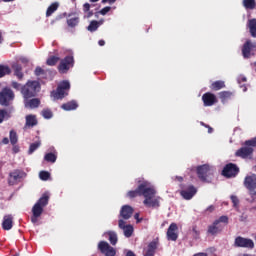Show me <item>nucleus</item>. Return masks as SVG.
Here are the masks:
<instances>
[{
  "label": "nucleus",
  "instance_id": "47",
  "mask_svg": "<svg viewBox=\"0 0 256 256\" xmlns=\"http://www.w3.org/2000/svg\"><path fill=\"white\" fill-rule=\"evenodd\" d=\"M109 11H111V7L110 6H106L104 8H102L99 13L100 15H107L109 13Z\"/></svg>",
  "mask_w": 256,
  "mask_h": 256
},
{
  "label": "nucleus",
  "instance_id": "60",
  "mask_svg": "<svg viewBox=\"0 0 256 256\" xmlns=\"http://www.w3.org/2000/svg\"><path fill=\"white\" fill-rule=\"evenodd\" d=\"M176 179H177V181H179L180 183L183 181V177H181V176H177Z\"/></svg>",
  "mask_w": 256,
  "mask_h": 256
},
{
  "label": "nucleus",
  "instance_id": "35",
  "mask_svg": "<svg viewBox=\"0 0 256 256\" xmlns=\"http://www.w3.org/2000/svg\"><path fill=\"white\" fill-rule=\"evenodd\" d=\"M248 27L252 37H256V19H251L248 22Z\"/></svg>",
  "mask_w": 256,
  "mask_h": 256
},
{
  "label": "nucleus",
  "instance_id": "36",
  "mask_svg": "<svg viewBox=\"0 0 256 256\" xmlns=\"http://www.w3.org/2000/svg\"><path fill=\"white\" fill-rule=\"evenodd\" d=\"M5 75H11V68L9 66L0 65V79Z\"/></svg>",
  "mask_w": 256,
  "mask_h": 256
},
{
  "label": "nucleus",
  "instance_id": "27",
  "mask_svg": "<svg viewBox=\"0 0 256 256\" xmlns=\"http://www.w3.org/2000/svg\"><path fill=\"white\" fill-rule=\"evenodd\" d=\"M13 107L10 108L9 111L6 109H0V125L5 121V119H9L11 117V110Z\"/></svg>",
  "mask_w": 256,
  "mask_h": 256
},
{
  "label": "nucleus",
  "instance_id": "16",
  "mask_svg": "<svg viewBox=\"0 0 256 256\" xmlns=\"http://www.w3.org/2000/svg\"><path fill=\"white\" fill-rule=\"evenodd\" d=\"M244 187L249 191H255L256 189V175H248L244 179Z\"/></svg>",
  "mask_w": 256,
  "mask_h": 256
},
{
  "label": "nucleus",
  "instance_id": "25",
  "mask_svg": "<svg viewBox=\"0 0 256 256\" xmlns=\"http://www.w3.org/2000/svg\"><path fill=\"white\" fill-rule=\"evenodd\" d=\"M26 107H30V109H37L39 105H41V100L39 98L27 99L25 100Z\"/></svg>",
  "mask_w": 256,
  "mask_h": 256
},
{
  "label": "nucleus",
  "instance_id": "31",
  "mask_svg": "<svg viewBox=\"0 0 256 256\" xmlns=\"http://www.w3.org/2000/svg\"><path fill=\"white\" fill-rule=\"evenodd\" d=\"M12 67L14 69V75H16V77H18V79L21 81V79H23V77H24L23 67H21V65H19V64H15Z\"/></svg>",
  "mask_w": 256,
  "mask_h": 256
},
{
  "label": "nucleus",
  "instance_id": "5",
  "mask_svg": "<svg viewBox=\"0 0 256 256\" xmlns=\"http://www.w3.org/2000/svg\"><path fill=\"white\" fill-rule=\"evenodd\" d=\"M15 100V93L10 88H3L0 92V105L9 107Z\"/></svg>",
  "mask_w": 256,
  "mask_h": 256
},
{
  "label": "nucleus",
  "instance_id": "43",
  "mask_svg": "<svg viewBox=\"0 0 256 256\" xmlns=\"http://www.w3.org/2000/svg\"><path fill=\"white\" fill-rule=\"evenodd\" d=\"M39 177L42 181H49V178L51 177V174L47 171H41L39 173Z\"/></svg>",
  "mask_w": 256,
  "mask_h": 256
},
{
  "label": "nucleus",
  "instance_id": "62",
  "mask_svg": "<svg viewBox=\"0 0 256 256\" xmlns=\"http://www.w3.org/2000/svg\"><path fill=\"white\" fill-rule=\"evenodd\" d=\"M200 124L202 125V127H209V125L205 124L204 122H200Z\"/></svg>",
  "mask_w": 256,
  "mask_h": 256
},
{
  "label": "nucleus",
  "instance_id": "32",
  "mask_svg": "<svg viewBox=\"0 0 256 256\" xmlns=\"http://www.w3.org/2000/svg\"><path fill=\"white\" fill-rule=\"evenodd\" d=\"M59 61H61V58H59V56H50L46 60V65H48L49 67H55V65H57Z\"/></svg>",
  "mask_w": 256,
  "mask_h": 256
},
{
  "label": "nucleus",
  "instance_id": "64",
  "mask_svg": "<svg viewBox=\"0 0 256 256\" xmlns=\"http://www.w3.org/2000/svg\"><path fill=\"white\" fill-rule=\"evenodd\" d=\"M4 3H10V1H14V0H2Z\"/></svg>",
  "mask_w": 256,
  "mask_h": 256
},
{
  "label": "nucleus",
  "instance_id": "57",
  "mask_svg": "<svg viewBox=\"0 0 256 256\" xmlns=\"http://www.w3.org/2000/svg\"><path fill=\"white\" fill-rule=\"evenodd\" d=\"M193 256H207V253L199 252V253L194 254Z\"/></svg>",
  "mask_w": 256,
  "mask_h": 256
},
{
  "label": "nucleus",
  "instance_id": "14",
  "mask_svg": "<svg viewBox=\"0 0 256 256\" xmlns=\"http://www.w3.org/2000/svg\"><path fill=\"white\" fill-rule=\"evenodd\" d=\"M253 148L244 146L238 149L235 153L236 157H241V159H251L253 157Z\"/></svg>",
  "mask_w": 256,
  "mask_h": 256
},
{
  "label": "nucleus",
  "instance_id": "24",
  "mask_svg": "<svg viewBox=\"0 0 256 256\" xmlns=\"http://www.w3.org/2000/svg\"><path fill=\"white\" fill-rule=\"evenodd\" d=\"M77 107H79V104H77V101L72 100L62 104L61 109H63L64 111H75Z\"/></svg>",
  "mask_w": 256,
  "mask_h": 256
},
{
  "label": "nucleus",
  "instance_id": "42",
  "mask_svg": "<svg viewBox=\"0 0 256 256\" xmlns=\"http://www.w3.org/2000/svg\"><path fill=\"white\" fill-rule=\"evenodd\" d=\"M34 75H36V77H41L47 75V71H45L43 68H41L40 66H37L35 71H34Z\"/></svg>",
  "mask_w": 256,
  "mask_h": 256
},
{
  "label": "nucleus",
  "instance_id": "51",
  "mask_svg": "<svg viewBox=\"0 0 256 256\" xmlns=\"http://www.w3.org/2000/svg\"><path fill=\"white\" fill-rule=\"evenodd\" d=\"M134 219H136V223H141V221H143V218H139V213L134 215Z\"/></svg>",
  "mask_w": 256,
  "mask_h": 256
},
{
  "label": "nucleus",
  "instance_id": "49",
  "mask_svg": "<svg viewBox=\"0 0 256 256\" xmlns=\"http://www.w3.org/2000/svg\"><path fill=\"white\" fill-rule=\"evenodd\" d=\"M13 89H21V84L19 82H12Z\"/></svg>",
  "mask_w": 256,
  "mask_h": 256
},
{
  "label": "nucleus",
  "instance_id": "53",
  "mask_svg": "<svg viewBox=\"0 0 256 256\" xmlns=\"http://www.w3.org/2000/svg\"><path fill=\"white\" fill-rule=\"evenodd\" d=\"M115 1H117V0H102V3H103V5H105V3H109L111 5V4L115 3Z\"/></svg>",
  "mask_w": 256,
  "mask_h": 256
},
{
  "label": "nucleus",
  "instance_id": "15",
  "mask_svg": "<svg viewBox=\"0 0 256 256\" xmlns=\"http://www.w3.org/2000/svg\"><path fill=\"white\" fill-rule=\"evenodd\" d=\"M180 195L181 197H183V199H186V201H189L190 199H193L195 195H197V188H195V186L193 185H190L187 187V189H182L180 191Z\"/></svg>",
  "mask_w": 256,
  "mask_h": 256
},
{
  "label": "nucleus",
  "instance_id": "33",
  "mask_svg": "<svg viewBox=\"0 0 256 256\" xmlns=\"http://www.w3.org/2000/svg\"><path fill=\"white\" fill-rule=\"evenodd\" d=\"M44 161H47V163H55V161H57V154L53 152L45 154Z\"/></svg>",
  "mask_w": 256,
  "mask_h": 256
},
{
  "label": "nucleus",
  "instance_id": "7",
  "mask_svg": "<svg viewBox=\"0 0 256 256\" xmlns=\"http://www.w3.org/2000/svg\"><path fill=\"white\" fill-rule=\"evenodd\" d=\"M69 89H71V84L69 83V81H62L58 85L56 91L53 90L51 92V97H53L54 99H64L65 96L68 95L65 91H69Z\"/></svg>",
  "mask_w": 256,
  "mask_h": 256
},
{
  "label": "nucleus",
  "instance_id": "11",
  "mask_svg": "<svg viewBox=\"0 0 256 256\" xmlns=\"http://www.w3.org/2000/svg\"><path fill=\"white\" fill-rule=\"evenodd\" d=\"M252 51H256V42L247 40L242 46V55L244 59H249Z\"/></svg>",
  "mask_w": 256,
  "mask_h": 256
},
{
  "label": "nucleus",
  "instance_id": "58",
  "mask_svg": "<svg viewBox=\"0 0 256 256\" xmlns=\"http://www.w3.org/2000/svg\"><path fill=\"white\" fill-rule=\"evenodd\" d=\"M98 45H100V47H103L105 45V40H99Z\"/></svg>",
  "mask_w": 256,
  "mask_h": 256
},
{
  "label": "nucleus",
  "instance_id": "12",
  "mask_svg": "<svg viewBox=\"0 0 256 256\" xmlns=\"http://www.w3.org/2000/svg\"><path fill=\"white\" fill-rule=\"evenodd\" d=\"M202 101L204 107H213V105L218 103L217 96L211 92H206L202 95Z\"/></svg>",
  "mask_w": 256,
  "mask_h": 256
},
{
  "label": "nucleus",
  "instance_id": "56",
  "mask_svg": "<svg viewBox=\"0 0 256 256\" xmlns=\"http://www.w3.org/2000/svg\"><path fill=\"white\" fill-rule=\"evenodd\" d=\"M207 211H209L210 213H213V211H215V206H209L207 208Z\"/></svg>",
  "mask_w": 256,
  "mask_h": 256
},
{
  "label": "nucleus",
  "instance_id": "55",
  "mask_svg": "<svg viewBox=\"0 0 256 256\" xmlns=\"http://www.w3.org/2000/svg\"><path fill=\"white\" fill-rule=\"evenodd\" d=\"M126 256H137V255H135V252H133V251H131V250H128V251L126 252Z\"/></svg>",
  "mask_w": 256,
  "mask_h": 256
},
{
  "label": "nucleus",
  "instance_id": "59",
  "mask_svg": "<svg viewBox=\"0 0 256 256\" xmlns=\"http://www.w3.org/2000/svg\"><path fill=\"white\" fill-rule=\"evenodd\" d=\"M98 22V27H101V25H103V23H105V20L101 19Z\"/></svg>",
  "mask_w": 256,
  "mask_h": 256
},
{
  "label": "nucleus",
  "instance_id": "4",
  "mask_svg": "<svg viewBox=\"0 0 256 256\" xmlns=\"http://www.w3.org/2000/svg\"><path fill=\"white\" fill-rule=\"evenodd\" d=\"M27 177V173L21 169H14L8 174L7 183L10 187L14 185H19L23 179Z\"/></svg>",
  "mask_w": 256,
  "mask_h": 256
},
{
  "label": "nucleus",
  "instance_id": "52",
  "mask_svg": "<svg viewBox=\"0 0 256 256\" xmlns=\"http://www.w3.org/2000/svg\"><path fill=\"white\" fill-rule=\"evenodd\" d=\"M1 144L2 145H9V138H7V137L3 138L2 141H1Z\"/></svg>",
  "mask_w": 256,
  "mask_h": 256
},
{
  "label": "nucleus",
  "instance_id": "34",
  "mask_svg": "<svg viewBox=\"0 0 256 256\" xmlns=\"http://www.w3.org/2000/svg\"><path fill=\"white\" fill-rule=\"evenodd\" d=\"M99 29V22L97 20H92L87 27V31L90 33H95Z\"/></svg>",
  "mask_w": 256,
  "mask_h": 256
},
{
  "label": "nucleus",
  "instance_id": "44",
  "mask_svg": "<svg viewBox=\"0 0 256 256\" xmlns=\"http://www.w3.org/2000/svg\"><path fill=\"white\" fill-rule=\"evenodd\" d=\"M230 199H231V201L233 203V207L235 209H239V198L236 195H231Z\"/></svg>",
  "mask_w": 256,
  "mask_h": 256
},
{
  "label": "nucleus",
  "instance_id": "30",
  "mask_svg": "<svg viewBox=\"0 0 256 256\" xmlns=\"http://www.w3.org/2000/svg\"><path fill=\"white\" fill-rule=\"evenodd\" d=\"M108 241L111 243V245H117V241H119L117 237V232L115 231H108Z\"/></svg>",
  "mask_w": 256,
  "mask_h": 256
},
{
  "label": "nucleus",
  "instance_id": "9",
  "mask_svg": "<svg viewBox=\"0 0 256 256\" xmlns=\"http://www.w3.org/2000/svg\"><path fill=\"white\" fill-rule=\"evenodd\" d=\"M234 247H240L243 249H255V242H253L251 238L238 236L234 240Z\"/></svg>",
  "mask_w": 256,
  "mask_h": 256
},
{
  "label": "nucleus",
  "instance_id": "13",
  "mask_svg": "<svg viewBox=\"0 0 256 256\" xmlns=\"http://www.w3.org/2000/svg\"><path fill=\"white\" fill-rule=\"evenodd\" d=\"M178 231H179V227L177 226V224L171 223L166 232L167 240L177 241V239H179V234L177 233Z\"/></svg>",
  "mask_w": 256,
  "mask_h": 256
},
{
  "label": "nucleus",
  "instance_id": "29",
  "mask_svg": "<svg viewBox=\"0 0 256 256\" xmlns=\"http://www.w3.org/2000/svg\"><path fill=\"white\" fill-rule=\"evenodd\" d=\"M219 97L222 103H227V101L233 97V93L229 91H222L219 93Z\"/></svg>",
  "mask_w": 256,
  "mask_h": 256
},
{
  "label": "nucleus",
  "instance_id": "26",
  "mask_svg": "<svg viewBox=\"0 0 256 256\" xmlns=\"http://www.w3.org/2000/svg\"><path fill=\"white\" fill-rule=\"evenodd\" d=\"M210 89L212 91H221V89H225V81L217 80V81L213 82L210 85Z\"/></svg>",
  "mask_w": 256,
  "mask_h": 256
},
{
  "label": "nucleus",
  "instance_id": "48",
  "mask_svg": "<svg viewBox=\"0 0 256 256\" xmlns=\"http://www.w3.org/2000/svg\"><path fill=\"white\" fill-rule=\"evenodd\" d=\"M83 11H84V13H89L91 11V4L90 3H85L83 5Z\"/></svg>",
  "mask_w": 256,
  "mask_h": 256
},
{
  "label": "nucleus",
  "instance_id": "1",
  "mask_svg": "<svg viewBox=\"0 0 256 256\" xmlns=\"http://www.w3.org/2000/svg\"><path fill=\"white\" fill-rule=\"evenodd\" d=\"M138 187L135 190H130L127 192V197L129 199H135V197H144V205L146 207H159V200L155 198L157 195V190L151 185V182L142 179L138 180Z\"/></svg>",
  "mask_w": 256,
  "mask_h": 256
},
{
  "label": "nucleus",
  "instance_id": "41",
  "mask_svg": "<svg viewBox=\"0 0 256 256\" xmlns=\"http://www.w3.org/2000/svg\"><path fill=\"white\" fill-rule=\"evenodd\" d=\"M17 132H15L14 130L10 131V143L11 145H17Z\"/></svg>",
  "mask_w": 256,
  "mask_h": 256
},
{
  "label": "nucleus",
  "instance_id": "8",
  "mask_svg": "<svg viewBox=\"0 0 256 256\" xmlns=\"http://www.w3.org/2000/svg\"><path fill=\"white\" fill-rule=\"evenodd\" d=\"M196 173L200 181L207 183V178L213 175V168L209 164H203L196 168Z\"/></svg>",
  "mask_w": 256,
  "mask_h": 256
},
{
  "label": "nucleus",
  "instance_id": "19",
  "mask_svg": "<svg viewBox=\"0 0 256 256\" xmlns=\"http://www.w3.org/2000/svg\"><path fill=\"white\" fill-rule=\"evenodd\" d=\"M79 22H80V18H79V15H77V12H73L68 15L67 25L71 29H74V27H77V25H79Z\"/></svg>",
  "mask_w": 256,
  "mask_h": 256
},
{
  "label": "nucleus",
  "instance_id": "50",
  "mask_svg": "<svg viewBox=\"0 0 256 256\" xmlns=\"http://www.w3.org/2000/svg\"><path fill=\"white\" fill-rule=\"evenodd\" d=\"M249 195H250L251 199H253V201H255V199H256V191L255 190L254 191H249Z\"/></svg>",
  "mask_w": 256,
  "mask_h": 256
},
{
  "label": "nucleus",
  "instance_id": "21",
  "mask_svg": "<svg viewBox=\"0 0 256 256\" xmlns=\"http://www.w3.org/2000/svg\"><path fill=\"white\" fill-rule=\"evenodd\" d=\"M2 229L4 231H11L13 229V215L8 214L3 217Z\"/></svg>",
  "mask_w": 256,
  "mask_h": 256
},
{
  "label": "nucleus",
  "instance_id": "40",
  "mask_svg": "<svg viewBox=\"0 0 256 256\" xmlns=\"http://www.w3.org/2000/svg\"><path fill=\"white\" fill-rule=\"evenodd\" d=\"M41 115L44 117V119H51L53 117V111H51L49 108H46L42 110Z\"/></svg>",
  "mask_w": 256,
  "mask_h": 256
},
{
  "label": "nucleus",
  "instance_id": "3",
  "mask_svg": "<svg viewBox=\"0 0 256 256\" xmlns=\"http://www.w3.org/2000/svg\"><path fill=\"white\" fill-rule=\"evenodd\" d=\"M39 89H41V85L39 84V82L28 81L26 83V85H24L21 88V93H22L25 101H27V99H31V98L35 97V95H37V91Z\"/></svg>",
  "mask_w": 256,
  "mask_h": 256
},
{
  "label": "nucleus",
  "instance_id": "37",
  "mask_svg": "<svg viewBox=\"0 0 256 256\" xmlns=\"http://www.w3.org/2000/svg\"><path fill=\"white\" fill-rule=\"evenodd\" d=\"M40 147H41V140H38L37 142L30 144V147L28 150L29 155L35 153V151H37V149Z\"/></svg>",
  "mask_w": 256,
  "mask_h": 256
},
{
  "label": "nucleus",
  "instance_id": "63",
  "mask_svg": "<svg viewBox=\"0 0 256 256\" xmlns=\"http://www.w3.org/2000/svg\"><path fill=\"white\" fill-rule=\"evenodd\" d=\"M241 81H243L245 83L247 81V78L246 77H242Z\"/></svg>",
  "mask_w": 256,
  "mask_h": 256
},
{
  "label": "nucleus",
  "instance_id": "39",
  "mask_svg": "<svg viewBox=\"0 0 256 256\" xmlns=\"http://www.w3.org/2000/svg\"><path fill=\"white\" fill-rule=\"evenodd\" d=\"M192 237L193 239H195L196 241L198 239H201V231H199V228H197V225H194L192 227Z\"/></svg>",
  "mask_w": 256,
  "mask_h": 256
},
{
  "label": "nucleus",
  "instance_id": "2",
  "mask_svg": "<svg viewBox=\"0 0 256 256\" xmlns=\"http://www.w3.org/2000/svg\"><path fill=\"white\" fill-rule=\"evenodd\" d=\"M47 205H49V195L47 193H44L42 197L32 207V223H37V221H39V217L43 215V209H45Z\"/></svg>",
  "mask_w": 256,
  "mask_h": 256
},
{
  "label": "nucleus",
  "instance_id": "54",
  "mask_svg": "<svg viewBox=\"0 0 256 256\" xmlns=\"http://www.w3.org/2000/svg\"><path fill=\"white\" fill-rule=\"evenodd\" d=\"M87 13V15L86 16H84V17H86V19H89V18H91V17H93V11H88V12H86Z\"/></svg>",
  "mask_w": 256,
  "mask_h": 256
},
{
  "label": "nucleus",
  "instance_id": "17",
  "mask_svg": "<svg viewBox=\"0 0 256 256\" xmlns=\"http://www.w3.org/2000/svg\"><path fill=\"white\" fill-rule=\"evenodd\" d=\"M134 211L135 210L130 205H124L121 207L120 217L122 218V220L124 219L125 221H127L131 219V217H133Z\"/></svg>",
  "mask_w": 256,
  "mask_h": 256
},
{
  "label": "nucleus",
  "instance_id": "22",
  "mask_svg": "<svg viewBox=\"0 0 256 256\" xmlns=\"http://www.w3.org/2000/svg\"><path fill=\"white\" fill-rule=\"evenodd\" d=\"M223 231V226L219 225V222H213L212 225L208 226L207 233L208 235H217Z\"/></svg>",
  "mask_w": 256,
  "mask_h": 256
},
{
  "label": "nucleus",
  "instance_id": "23",
  "mask_svg": "<svg viewBox=\"0 0 256 256\" xmlns=\"http://www.w3.org/2000/svg\"><path fill=\"white\" fill-rule=\"evenodd\" d=\"M158 243L157 241H152L148 244V248L144 254V256H155V252L157 251Z\"/></svg>",
  "mask_w": 256,
  "mask_h": 256
},
{
  "label": "nucleus",
  "instance_id": "46",
  "mask_svg": "<svg viewBox=\"0 0 256 256\" xmlns=\"http://www.w3.org/2000/svg\"><path fill=\"white\" fill-rule=\"evenodd\" d=\"M215 222H218V225H221V223H225V225H227V223H229V217L221 216L218 220H215Z\"/></svg>",
  "mask_w": 256,
  "mask_h": 256
},
{
  "label": "nucleus",
  "instance_id": "45",
  "mask_svg": "<svg viewBox=\"0 0 256 256\" xmlns=\"http://www.w3.org/2000/svg\"><path fill=\"white\" fill-rule=\"evenodd\" d=\"M244 145L246 147H251L253 149V147H256V137L255 138H252L250 140H246Z\"/></svg>",
  "mask_w": 256,
  "mask_h": 256
},
{
  "label": "nucleus",
  "instance_id": "20",
  "mask_svg": "<svg viewBox=\"0 0 256 256\" xmlns=\"http://www.w3.org/2000/svg\"><path fill=\"white\" fill-rule=\"evenodd\" d=\"M25 119L26 123L24 125V129H33V127H36L39 123V121H37V116L33 114L26 115Z\"/></svg>",
  "mask_w": 256,
  "mask_h": 256
},
{
  "label": "nucleus",
  "instance_id": "28",
  "mask_svg": "<svg viewBox=\"0 0 256 256\" xmlns=\"http://www.w3.org/2000/svg\"><path fill=\"white\" fill-rule=\"evenodd\" d=\"M59 9L58 2H53L46 10V17H51Z\"/></svg>",
  "mask_w": 256,
  "mask_h": 256
},
{
  "label": "nucleus",
  "instance_id": "10",
  "mask_svg": "<svg viewBox=\"0 0 256 256\" xmlns=\"http://www.w3.org/2000/svg\"><path fill=\"white\" fill-rule=\"evenodd\" d=\"M222 175L227 177V179H231V177H237V175H239V168L237 167V164H226L222 170Z\"/></svg>",
  "mask_w": 256,
  "mask_h": 256
},
{
  "label": "nucleus",
  "instance_id": "18",
  "mask_svg": "<svg viewBox=\"0 0 256 256\" xmlns=\"http://www.w3.org/2000/svg\"><path fill=\"white\" fill-rule=\"evenodd\" d=\"M118 226H119V229H122L124 231V235L127 238H129L133 235V225H131V224L125 225V220L120 219L118 221Z\"/></svg>",
  "mask_w": 256,
  "mask_h": 256
},
{
  "label": "nucleus",
  "instance_id": "61",
  "mask_svg": "<svg viewBox=\"0 0 256 256\" xmlns=\"http://www.w3.org/2000/svg\"><path fill=\"white\" fill-rule=\"evenodd\" d=\"M206 129H208V133H213V129L211 128V126L206 127Z\"/></svg>",
  "mask_w": 256,
  "mask_h": 256
},
{
  "label": "nucleus",
  "instance_id": "6",
  "mask_svg": "<svg viewBox=\"0 0 256 256\" xmlns=\"http://www.w3.org/2000/svg\"><path fill=\"white\" fill-rule=\"evenodd\" d=\"M73 67H75V58L73 57L72 54H70L60 60V63L57 69L59 73L65 74V73H69V69H73Z\"/></svg>",
  "mask_w": 256,
  "mask_h": 256
},
{
  "label": "nucleus",
  "instance_id": "38",
  "mask_svg": "<svg viewBox=\"0 0 256 256\" xmlns=\"http://www.w3.org/2000/svg\"><path fill=\"white\" fill-rule=\"evenodd\" d=\"M243 6L245 9H255L256 2L255 0H243Z\"/></svg>",
  "mask_w": 256,
  "mask_h": 256
}]
</instances>
